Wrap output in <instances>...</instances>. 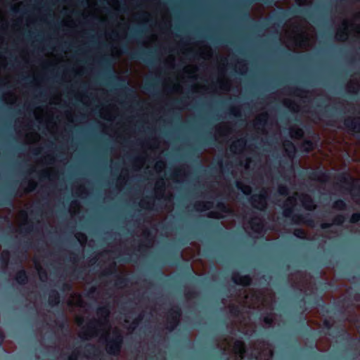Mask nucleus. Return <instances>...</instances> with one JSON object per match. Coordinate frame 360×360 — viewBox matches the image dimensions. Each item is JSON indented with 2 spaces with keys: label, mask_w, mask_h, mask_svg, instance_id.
I'll return each instance as SVG.
<instances>
[{
  "label": "nucleus",
  "mask_w": 360,
  "mask_h": 360,
  "mask_svg": "<svg viewBox=\"0 0 360 360\" xmlns=\"http://www.w3.org/2000/svg\"><path fill=\"white\" fill-rule=\"evenodd\" d=\"M302 148L304 151H310L313 149V143L311 141H304L302 146Z\"/></svg>",
  "instance_id": "nucleus-36"
},
{
  "label": "nucleus",
  "mask_w": 360,
  "mask_h": 360,
  "mask_svg": "<svg viewBox=\"0 0 360 360\" xmlns=\"http://www.w3.org/2000/svg\"><path fill=\"white\" fill-rule=\"evenodd\" d=\"M56 101H54V102H53L54 103H58V101H59L60 100V98H56Z\"/></svg>",
  "instance_id": "nucleus-57"
},
{
  "label": "nucleus",
  "mask_w": 360,
  "mask_h": 360,
  "mask_svg": "<svg viewBox=\"0 0 360 360\" xmlns=\"http://www.w3.org/2000/svg\"><path fill=\"white\" fill-rule=\"evenodd\" d=\"M290 135L292 139H300L303 136L304 132L302 129L299 127H292L290 129Z\"/></svg>",
  "instance_id": "nucleus-23"
},
{
  "label": "nucleus",
  "mask_w": 360,
  "mask_h": 360,
  "mask_svg": "<svg viewBox=\"0 0 360 360\" xmlns=\"http://www.w3.org/2000/svg\"><path fill=\"white\" fill-rule=\"evenodd\" d=\"M179 316V314L176 315V321H177L178 317Z\"/></svg>",
  "instance_id": "nucleus-63"
},
{
  "label": "nucleus",
  "mask_w": 360,
  "mask_h": 360,
  "mask_svg": "<svg viewBox=\"0 0 360 360\" xmlns=\"http://www.w3.org/2000/svg\"><path fill=\"white\" fill-rule=\"evenodd\" d=\"M283 148L287 153L288 158H292L295 152V148L294 145L289 141H286L283 143Z\"/></svg>",
  "instance_id": "nucleus-22"
},
{
  "label": "nucleus",
  "mask_w": 360,
  "mask_h": 360,
  "mask_svg": "<svg viewBox=\"0 0 360 360\" xmlns=\"http://www.w3.org/2000/svg\"><path fill=\"white\" fill-rule=\"evenodd\" d=\"M278 193L282 195H285L288 194V189L285 186H280L278 189Z\"/></svg>",
  "instance_id": "nucleus-44"
},
{
  "label": "nucleus",
  "mask_w": 360,
  "mask_h": 360,
  "mask_svg": "<svg viewBox=\"0 0 360 360\" xmlns=\"http://www.w3.org/2000/svg\"><path fill=\"white\" fill-rule=\"evenodd\" d=\"M3 42V39L2 38L0 37V44H1Z\"/></svg>",
  "instance_id": "nucleus-64"
},
{
  "label": "nucleus",
  "mask_w": 360,
  "mask_h": 360,
  "mask_svg": "<svg viewBox=\"0 0 360 360\" xmlns=\"http://www.w3.org/2000/svg\"><path fill=\"white\" fill-rule=\"evenodd\" d=\"M360 89V82L356 78H352L347 84V91L349 93L356 94Z\"/></svg>",
  "instance_id": "nucleus-18"
},
{
  "label": "nucleus",
  "mask_w": 360,
  "mask_h": 360,
  "mask_svg": "<svg viewBox=\"0 0 360 360\" xmlns=\"http://www.w3.org/2000/svg\"><path fill=\"white\" fill-rule=\"evenodd\" d=\"M108 4L115 11H119L120 4L117 0H109Z\"/></svg>",
  "instance_id": "nucleus-37"
},
{
  "label": "nucleus",
  "mask_w": 360,
  "mask_h": 360,
  "mask_svg": "<svg viewBox=\"0 0 360 360\" xmlns=\"http://www.w3.org/2000/svg\"><path fill=\"white\" fill-rule=\"evenodd\" d=\"M102 312L105 314V317L108 316V311L107 309L102 310Z\"/></svg>",
  "instance_id": "nucleus-53"
},
{
  "label": "nucleus",
  "mask_w": 360,
  "mask_h": 360,
  "mask_svg": "<svg viewBox=\"0 0 360 360\" xmlns=\"http://www.w3.org/2000/svg\"><path fill=\"white\" fill-rule=\"evenodd\" d=\"M297 1L299 5H304V0H297Z\"/></svg>",
  "instance_id": "nucleus-52"
},
{
  "label": "nucleus",
  "mask_w": 360,
  "mask_h": 360,
  "mask_svg": "<svg viewBox=\"0 0 360 360\" xmlns=\"http://www.w3.org/2000/svg\"><path fill=\"white\" fill-rule=\"evenodd\" d=\"M231 113L234 116H238L240 114V108L238 106H234L231 108Z\"/></svg>",
  "instance_id": "nucleus-40"
},
{
  "label": "nucleus",
  "mask_w": 360,
  "mask_h": 360,
  "mask_svg": "<svg viewBox=\"0 0 360 360\" xmlns=\"http://www.w3.org/2000/svg\"><path fill=\"white\" fill-rule=\"evenodd\" d=\"M86 3L88 6L82 13L84 19L92 17L94 18H99L101 20H105L102 16L101 11L96 6V0H86Z\"/></svg>",
  "instance_id": "nucleus-11"
},
{
  "label": "nucleus",
  "mask_w": 360,
  "mask_h": 360,
  "mask_svg": "<svg viewBox=\"0 0 360 360\" xmlns=\"http://www.w3.org/2000/svg\"><path fill=\"white\" fill-rule=\"evenodd\" d=\"M164 169H165V163L162 159H160L155 162L154 171L156 174H160Z\"/></svg>",
  "instance_id": "nucleus-27"
},
{
  "label": "nucleus",
  "mask_w": 360,
  "mask_h": 360,
  "mask_svg": "<svg viewBox=\"0 0 360 360\" xmlns=\"http://www.w3.org/2000/svg\"><path fill=\"white\" fill-rule=\"evenodd\" d=\"M246 142L243 139H238L233 141L230 146V150L233 154H240L243 151Z\"/></svg>",
  "instance_id": "nucleus-17"
},
{
  "label": "nucleus",
  "mask_w": 360,
  "mask_h": 360,
  "mask_svg": "<svg viewBox=\"0 0 360 360\" xmlns=\"http://www.w3.org/2000/svg\"><path fill=\"white\" fill-rule=\"evenodd\" d=\"M351 181L354 186H359V181H354L352 179H350Z\"/></svg>",
  "instance_id": "nucleus-51"
},
{
  "label": "nucleus",
  "mask_w": 360,
  "mask_h": 360,
  "mask_svg": "<svg viewBox=\"0 0 360 360\" xmlns=\"http://www.w3.org/2000/svg\"><path fill=\"white\" fill-rule=\"evenodd\" d=\"M5 25H6L5 13L3 11H0V27L4 28Z\"/></svg>",
  "instance_id": "nucleus-39"
},
{
  "label": "nucleus",
  "mask_w": 360,
  "mask_h": 360,
  "mask_svg": "<svg viewBox=\"0 0 360 360\" xmlns=\"http://www.w3.org/2000/svg\"><path fill=\"white\" fill-rule=\"evenodd\" d=\"M184 57H191L190 59L199 61L200 59L208 60L212 56V50L204 42L188 44L181 49Z\"/></svg>",
  "instance_id": "nucleus-5"
},
{
  "label": "nucleus",
  "mask_w": 360,
  "mask_h": 360,
  "mask_svg": "<svg viewBox=\"0 0 360 360\" xmlns=\"http://www.w3.org/2000/svg\"><path fill=\"white\" fill-rule=\"evenodd\" d=\"M285 36L286 46L295 51L307 49L314 42L313 31L307 22L298 18L285 25Z\"/></svg>",
  "instance_id": "nucleus-1"
},
{
  "label": "nucleus",
  "mask_w": 360,
  "mask_h": 360,
  "mask_svg": "<svg viewBox=\"0 0 360 360\" xmlns=\"http://www.w3.org/2000/svg\"><path fill=\"white\" fill-rule=\"evenodd\" d=\"M40 140L39 135L33 131L26 133L25 141L27 144L34 143Z\"/></svg>",
  "instance_id": "nucleus-20"
},
{
  "label": "nucleus",
  "mask_w": 360,
  "mask_h": 360,
  "mask_svg": "<svg viewBox=\"0 0 360 360\" xmlns=\"http://www.w3.org/2000/svg\"><path fill=\"white\" fill-rule=\"evenodd\" d=\"M326 227H327V226H326V224H323V225H322V228L325 229V228H326Z\"/></svg>",
  "instance_id": "nucleus-61"
},
{
  "label": "nucleus",
  "mask_w": 360,
  "mask_h": 360,
  "mask_svg": "<svg viewBox=\"0 0 360 360\" xmlns=\"http://www.w3.org/2000/svg\"><path fill=\"white\" fill-rule=\"evenodd\" d=\"M219 209L223 212L222 213H219L217 214L216 217L217 218H223L227 215V213L229 212V210L224 205L221 204L219 206Z\"/></svg>",
  "instance_id": "nucleus-30"
},
{
  "label": "nucleus",
  "mask_w": 360,
  "mask_h": 360,
  "mask_svg": "<svg viewBox=\"0 0 360 360\" xmlns=\"http://www.w3.org/2000/svg\"><path fill=\"white\" fill-rule=\"evenodd\" d=\"M6 65V59L5 57L0 56V68L5 67Z\"/></svg>",
  "instance_id": "nucleus-46"
},
{
  "label": "nucleus",
  "mask_w": 360,
  "mask_h": 360,
  "mask_svg": "<svg viewBox=\"0 0 360 360\" xmlns=\"http://www.w3.org/2000/svg\"><path fill=\"white\" fill-rule=\"evenodd\" d=\"M77 304H78V305H80V304H81L80 297H79V300H78V302H77Z\"/></svg>",
  "instance_id": "nucleus-59"
},
{
  "label": "nucleus",
  "mask_w": 360,
  "mask_h": 360,
  "mask_svg": "<svg viewBox=\"0 0 360 360\" xmlns=\"http://www.w3.org/2000/svg\"><path fill=\"white\" fill-rule=\"evenodd\" d=\"M235 68L240 74H244L248 70L247 64L243 60H238L235 64Z\"/></svg>",
  "instance_id": "nucleus-25"
},
{
  "label": "nucleus",
  "mask_w": 360,
  "mask_h": 360,
  "mask_svg": "<svg viewBox=\"0 0 360 360\" xmlns=\"http://www.w3.org/2000/svg\"><path fill=\"white\" fill-rule=\"evenodd\" d=\"M345 127L352 133H360V118H348L345 120Z\"/></svg>",
  "instance_id": "nucleus-15"
},
{
  "label": "nucleus",
  "mask_w": 360,
  "mask_h": 360,
  "mask_svg": "<svg viewBox=\"0 0 360 360\" xmlns=\"http://www.w3.org/2000/svg\"><path fill=\"white\" fill-rule=\"evenodd\" d=\"M150 17V14L146 11H141L134 14L131 19H129L127 21H125L124 18L122 16L120 18L122 22H118L115 29L112 30L111 32L106 31V39L108 41H117L125 38L129 28V21L146 22L149 21Z\"/></svg>",
  "instance_id": "nucleus-2"
},
{
  "label": "nucleus",
  "mask_w": 360,
  "mask_h": 360,
  "mask_svg": "<svg viewBox=\"0 0 360 360\" xmlns=\"http://www.w3.org/2000/svg\"><path fill=\"white\" fill-rule=\"evenodd\" d=\"M342 219H339L338 221V223H342Z\"/></svg>",
  "instance_id": "nucleus-60"
},
{
  "label": "nucleus",
  "mask_w": 360,
  "mask_h": 360,
  "mask_svg": "<svg viewBox=\"0 0 360 360\" xmlns=\"http://www.w3.org/2000/svg\"><path fill=\"white\" fill-rule=\"evenodd\" d=\"M349 34H353L354 36L360 34V12L354 16L350 23L347 20H343L342 27L337 31L335 39L338 41H344Z\"/></svg>",
  "instance_id": "nucleus-7"
},
{
  "label": "nucleus",
  "mask_w": 360,
  "mask_h": 360,
  "mask_svg": "<svg viewBox=\"0 0 360 360\" xmlns=\"http://www.w3.org/2000/svg\"><path fill=\"white\" fill-rule=\"evenodd\" d=\"M161 16H162V22L161 23L164 24L165 27L167 29L170 28L171 20H170V16L168 13V11L166 10L161 11Z\"/></svg>",
  "instance_id": "nucleus-24"
},
{
  "label": "nucleus",
  "mask_w": 360,
  "mask_h": 360,
  "mask_svg": "<svg viewBox=\"0 0 360 360\" xmlns=\"http://www.w3.org/2000/svg\"><path fill=\"white\" fill-rule=\"evenodd\" d=\"M207 90L208 89L206 88L205 85L199 86L198 84H196L193 86V91L194 92L205 93Z\"/></svg>",
  "instance_id": "nucleus-34"
},
{
  "label": "nucleus",
  "mask_w": 360,
  "mask_h": 360,
  "mask_svg": "<svg viewBox=\"0 0 360 360\" xmlns=\"http://www.w3.org/2000/svg\"><path fill=\"white\" fill-rule=\"evenodd\" d=\"M246 160H248V161L246 162V165H249V164H250L252 159H246Z\"/></svg>",
  "instance_id": "nucleus-55"
},
{
  "label": "nucleus",
  "mask_w": 360,
  "mask_h": 360,
  "mask_svg": "<svg viewBox=\"0 0 360 360\" xmlns=\"http://www.w3.org/2000/svg\"><path fill=\"white\" fill-rule=\"evenodd\" d=\"M351 192H352V194L353 195H354L355 190H354V188L352 190V191H351Z\"/></svg>",
  "instance_id": "nucleus-58"
},
{
  "label": "nucleus",
  "mask_w": 360,
  "mask_h": 360,
  "mask_svg": "<svg viewBox=\"0 0 360 360\" xmlns=\"http://www.w3.org/2000/svg\"><path fill=\"white\" fill-rule=\"evenodd\" d=\"M219 71L222 72L224 71V68H220Z\"/></svg>",
  "instance_id": "nucleus-62"
},
{
  "label": "nucleus",
  "mask_w": 360,
  "mask_h": 360,
  "mask_svg": "<svg viewBox=\"0 0 360 360\" xmlns=\"http://www.w3.org/2000/svg\"><path fill=\"white\" fill-rule=\"evenodd\" d=\"M63 24L70 27H73L75 25V21L69 15L63 20Z\"/></svg>",
  "instance_id": "nucleus-31"
},
{
  "label": "nucleus",
  "mask_w": 360,
  "mask_h": 360,
  "mask_svg": "<svg viewBox=\"0 0 360 360\" xmlns=\"http://www.w3.org/2000/svg\"><path fill=\"white\" fill-rule=\"evenodd\" d=\"M247 229H250L252 231L260 233L262 232L264 229V225L262 219L260 218H254L252 219L250 221H249Z\"/></svg>",
  "instance_id": "nucleus-16"
},
{
  "label": "nucleus",
  "mask_w": 360,
  "mask_h": 360,
  "mask_svg": "<svg viewBox=\"0 0 360 360\" xmlns=\"http://www.w3.org/2000/svg\"><path fill=\"white\" fill-rule=\"evenodd\" d=\"M100 113L102 118L107 120H113L117 114V109L115 105H109L102 108Z\"/></svg>",
  "instance_id": "nucleus-13"
},
{
  "label": "nucleus",
  "mask_w": 360,
  "mask_h": 360,
  "mask_svg": "<svg viewBox=\"0 0 360 360\" xmlns=\"http://www.w3.org/2000/svg\"><path fill=\"white\" fill-rule=\"evenodd\" d=\"M106 349L109 354H115L119 352L122 338L120 331L115 330L113 331L112 340L110 339V333L105 334Z\"/></svg>",
  "instance_id": "nucleus-9"
},
{
  "label": "nucleus",
  "mask_w": 360,
  "mask_h": 360,
  "mask_svg": "<svg viewBox=\"0 0 360 360\" xmlns=\"http://www.w3.org/2000/svg\"><path fill=\"white\" fill-rule=\"evenodd\" d=\"M80 101L85 105H89L90 103L89 102V100L85 96H82L79 98Z\"/></svg>",
  "instance_id": "nucleus-48"
},
{
  "label": "nucleus",
  "mask_w": 360,
  "mask_h": 360,
  "mask_svg": "<svg viewBox=\"0 0 360 360\" xmlns=\"http://www.w3.org/2000/svg\"><path fill=\"white\" fill-rule=\"evenodd\" d=\"M182 171L181 170H175L174 171V172L172 173V180L175 181H180L181 179L180 178H179V176L181 174Z\"/></svg>",
  "instance_id": "nucleus-38"
},
{
  "label": "nucleus",
  "mask_w": 360,
  "mask_h": 360,
  "mask_svg": "<svg viewBox=\"0 0 360 360\" xmlns=\"http://www.w3.org/2000/svg\"><path fill=\"white\" fill-rule=\"evenodd\" d=\"M264 321L267 324H271L273 321L272 317L271 316V317H269V316L265 317Z\"/></svg>",
  "instance_id": "nucleus-50"
},
{
  "label": "nucleus",
  "mask_w": 360,
  "mask_h": 360,
  "mask_svg": "<svg viewBox=\"0 0 360 360\" xmlns=\"http://www.w3.org/2000/svg\"><path fill=\"white\" fill-rule=\"evenodd\" d=\"M136 160H138L139 162H141V160H146L147 159H140V158H138V159H136Z\"/></svg>",
  "instance_id": "nucleus-56"
},
{
  "label": "nucleus",
  "mask_w": 360,
  "mask_h": 360,
  "mask_svg": "<svg viewBox=\"0 0 360 360\" xmlns=\"http://www.w3.org/2000/svg\"><path fill=\"white\" fill-rule=\"evenodd\" d=\"M295 235L298 237L302 238L304 236V233L301 230H296Z\"/></svg>",
  "instance_id": "nucleus-49"
},
{
  "label": "nucleus",
  "mask_w": 360,
  "mask_h": 360,
  "mask_svg": "<svg viewBox=\"0 0 360 360\" xmlns=\"http://www.w3.org/2000/svg\"><path fill=\"white\" fill-rule=\"evenodd\" d=\"M65 117H66L67 120L69 122H71V123H74L75 122V120L73 119L72 115L70 112H67L65 113Z\"/></svg>",
  "instance_id": "nucleus-45"
},
{
  "label": "nucleus",
  "mask_w": 360,
  "mask_h": 360,
  "mask_svg": "<svg viewBox=\"0 0 360 360\" xmlns=\"http://www.w3.org/2000/svg\"><path fill=\"white\" fill-rule=\"evenodd\" d=\"M235 352L241 358H243V354L245 352L244 345L241 342H237L235 345Z\"/></svg>",
  "instance_id": "nucleus-29"
},
{
  "label": "nucleus",
  "mask_w": 360,
  "mask_h": 360,
  "mask_svg": "<svg viewBox=\"0 0 360 360\" xmlns=\"http://www.w3.org/2000/svg\"><path fill=\"white\" fill-rule=\"evenodd\" d=\"M308 94L309 93L307 91H304L300 89H296L293 91V95L295 97L294 100L285 98L283 101V104L291 111L298 112L300 110V105L297 103V101H295V98H307L308 97Z\"/></svg>",
  "instance_id": "nucleus-10"
},
{
  "label": "nucleus",
  "mask_w": 360,
  "mask_h": 360,
  "mask_svg": "<svg viewBox=\"0 0 360 360\" xmlns=\"http://www.w3.org/2000/svg\"><path fill=\"white\" fill-rule=\"evenodd\" d=\"M268 192L263 189L259 195H253L251 198L252 205L259 209L264 210L266 207L267 202Z\"/></svg>",
  "instance_id": "nucleus-12"
},
{
  "label": "nucleus",
  "mask_w": 360,
  "mask_h": 360,
  "mask_svg": "<svg viewBox=\"0 0 360 360\" xmlns=\"http://www.w3.org/2000/svg\"><path fill=\"white\" fill-rule=\"evenodd\" d=\"M174 61V58L172 56H168V58L166 60V63L167 64H169L170 65H172Z\"/></svg>",
  "instance_id": "nucleus-47"
},
{
  "label": "nucleus",
  "mask_w": 360,
  "mask_h": 360,
  "mask_svg": "<svg viewBox=\"0 0 360 360\" xmlns=\"http://www.w3.org/2000/svg\"><path fill=\"white\" fill-rule=\"evenodd\" d=\"M217 86L219 93L230 90V82L224 75H219L217 80Z\"/></svg>",
  "instance_id": "nucleus-19"
},
{
  "label": "nucleus",
  "mask_w": 360,
  "mask_h": 360,
  "mask_svg": "<svg viewBox=\"0 0 360 360\" xmlns=\"http://www.w3.org/2000/svg\"><path fill=\"white\" fill-rule=\"evenodd\" d=\"M334 207L337 209L342 210L345 207V203L342 200H338L335 202Z\"/></svg>",
  "instance_id": "nucleus-42"
},
{
  "label": "nucleus",
  "mask_w": 360,
  "mask_h": 360,
  "mask_svg": "<svg viewBox=\"0 0 360 360\" xmlns=\"http://www.w3.org/2000/svg\"><path fill=\"white\" fill-rule=\"evenodd\" d=\"M195 207L196 210L202 212L209 210L210 208H211L212 205L210 202H199L195 205Z\"/></svg>",
  "instance_id": "nucleus-28"
},
{
  "label": "nucleus",
  "mask_w": 360,
  "mask_h": 360,
  "mask_svg": "<svg viewBox=\"0 0 360 360\" xmlns=\"http://www.w3.org/2000/svg\"><path fill=\"white\" fill-rule=\"evenodd\" d=\"M267 113H261L254 120V129L257 131L258 134H268L269 131H267L266 127H268L269 125H270L271 127L274 130H278L277 123L271 122L270 124H269L267 122Z\"/></svg>",
  "instance_id": "nucleus-8"
},
{
  "label": "nucleus",
  "mask_w": 360,
  "mask_h": 360,
  "mask_svg": "<svg viewBox=\"0 0 360 360\" xmlns=\"http://www.w3.org/2000/svg\"><path fill=\"white\" fill-rule=\"evenodd\" d=\"M27 279L26 274L24 271H19L17 274L16 280L20 283H23Z\"/></svg>",
  "instance_id": "nucleus-32"
},
{
  "label": "nucleus",
  "mask_w": 360,
  "mask_h": 360,
  "mask_svg": "<svg viewBox=\"0 0 360 360\" xmlns=\"http://www.w3.org/2000/svg\"><path fill=\"white\" fill-rule=\"evenodd\" d=\"M237 186L239 189L241 190V191L244 194L249 195L251 193L252 189L250 186H246L242 187L240 182L237 183Z\"/></svg>",
  "instance_id": "nucleus-35"
},
{
  "label": "nucleus",
  "mask_w": 360,
  "mask_h": 360,
  "mask_svg": "<svg viewBox=\"0 0 360 360\" xmlns=\"http://www.w3.org/2000/svg\"><path fill=\"white\" fill-rule=\"evenodd\" d=\"M231 133V128L229 123H221L216 127L215 137L219 141L223 136H229Z\"/></svg>",
  "instance_id": "nucleus-14"
},
{
  "label": "nucleus",
  "mask_w": 360,
  "mask_h": 360,
  "mask_svg": "<svg viewBox=\"0 0 360 360\" xmlns=\"http://www.w3.org/2000/svg\"><path fill=\"white\" fill-rule=\"evenodd\" d=\"M198 69L193 65H189L184 68L180 77H177L175 81H171L169 78L164 82V91L167 93H179L182 91L181 83L186 82L187 79L195 78L198 76Z\"/></svg>",
  "instance_id": "nucleus-4"
},
{
  "label": "nucleus",
  "mask_w": 360,
  "mask_h": 360,
  "mask_svg": "<svg viewBox=\"0 0 360 360\" xmlns=\"http://www.w3.org/2000/svg\"><path fill=\"white\" fill-rule=\"evenodd\" d=\"M160 141L157 139H153L148 143V148L151 150L158 149L159 148Z\"/></svg>",
  "instance_id": "nucleus-33"
},
{
  "label": "nucleus",
  "mask_w": 360,
  "mask_h": 360,
  "mask_svg": "<svg viewBox=\"0 0 360 360\" xmlns=\"http://www.w3.org/2000/svg\"><path fill=\"white\" fill-rule=\"evenodd\" d=\"M18 98L15 93L8 92L4 95V101L6 103L13 104L16 102Z\"/></svg>",
  "instance_id": "nucleus-26"
},
{
  "label": "nucleus",
  "mask_w": 360,
  "mask_h": 360,
  "mask_svg": "<svg viewBox=\"0 0 360 360\" xmlns=\"http://www.w3.org/2000/svg\"><path fill=\"white\" fill-rule=\"evenodd\" d=\"M360 219V214L355 213L353 214L351 217V221L353 223L357 222Z\"/></svg>",
  "instance_id": "nucleus-43"
},
{
  "label": "nucleus",
  "mask_w": 360,
  "mask_h": 360,
  "mask_svg": "<svg viewBox=\"0 0 360 360\" xmlns=\"http://www.w3.org/2000/svg\"><path fill=\"white\" fill-rule=\"evenodd\" d=\"M121 54V50L119 47L114 46L112 49V55L115 57H119Z\"/></svg>",
  "instance_id": "nucleus-41"
},
{
  "label": "nucleus",
  "mask_w": 360,
  "mask_h": 360,
  "mask_svg": "<svg viewBox=\"0 0 360 360\" xmlns=\"http://www.w3.org/2000/svg\"><path fill=\"white\" fill-rule=\"evenodd\" d=\"M36 120L40 124H44L47 130L51 134H55L58 129V124L60 123L61 115L55 108L46 107V110L41 108H36L34 111Z\"/></svg>",
  "instance_id": "nucleus-3"
},
{
  "label": "nucleus",
  "mask_w": 360,
  "mask_h": 360,
  "mask_svg": "<svg viewBox=\"0 0 360 360\" xmlns=\"http://www.w3.org/2000/svg\"><path fill=\"white\" fill-rule=\"evenodd\" d=\"M233 282L236 284L242 285H248L250 283V278L249 276H240L238 275H234L233 276Z\"/></svg>",
  "instance_id": "nucleus-21"
},
{
  "label": "nucleus",
  "mask_w": 360,
  "mask_h": 360,
  "mask_svg": "<svg viewBox=\"0 0 360 360\" xmlns=\"http://www.w3.org/2000/svg\"><path fill=\"white\" fill-rule=\"evenodd\" d=\"M299 205L309 210H314L315 207L314 203L310 196L304 194H295L291 197H289L286 202L283 204V207L284 208V216L290 217L295 207Z\"/></svg>",
  "instance_id": "nucleus-6"
},
{
  "label": "nucleus",
  "mask_w": 360,
  "mask_h": 360,
  "mask_svg": "<svg viewBox=\"0 0 360 360\" xmlns=\"http://www.w3.org/2000/svg\"><path fill=\"white\" fill-rule=\"evenodd\" d=\"M157 39H158V37L156 35H153L152 36V40L153 41H155Z\"/></svg>",
  "instance_id": "nucleus-54"
}]
</instances>
